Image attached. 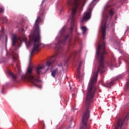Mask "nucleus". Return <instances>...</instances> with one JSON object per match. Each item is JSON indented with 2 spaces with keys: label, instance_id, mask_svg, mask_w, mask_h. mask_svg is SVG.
<instances>
[{
  "label": "nucleus",
  "instance_id": "nucleus-17",
  "mask_svg": "<svg viewBox=\"0 0 129 129\" xmlns=\"http://www.w3.org/2000/svg\"><path fill=\"white\" fill-rule=\"evenodd\" d=\"M114 31H115L114 29H113L112 30V35H113V38H115V40L116 41H117L118 38L116 36V34H115V32Z\"/></svg>",
  "mask_w": 129,
  "mask_h": 129
},
{
  "label": "nucleus",
  "instance_id": "nucleus-11",
  "mask_svg": "<svg viewBox=\"0 0 129 129\" xmlns=\"http://www.w3.org/2000/svg\"><path fill=\"white\" fill-rule=\"evenodd\" d=\"M121 59H122V57H120L119 58V66L115 65V63L111 62V63H108V65L110 67L111 66H115V67H119L120 66V64H121Z\"/></svg>",
  "mask_w": 129,
  "mask_h": 129
},
{
  "label": "nucleus",
  "instance_id": "nucleus-4",
  "mask_svg": "<svg viewBox=\"0 0 129 129\" xmlns=\"http://www.w3.org/2000/svg\"><path fill=\"white\" fill-rule=\"evenodd\" d=\"M33 72V68L28 67L27 70V74H24L22 76V79H28L30 82L37 88H42L41 85L37 84L36 82H41V80L39 79H36L34 76L31 75Z\"/></svg>",
  "mask_w": 129,
  "mask_h": 129
},
{
  "label": "nucleus",
  "instance_id": "nucleus-18",
  "mask_svg": "<svg viewBox=\"0 0 129 129\" xmlns=\"http://www.w3.org/2000/svg\"><path fill=\"white\" fill-rule=\"evenodd\" d=\"M114 14V11H113V9H111L109 11V15L110 16L112 17Z\"/></svg>",
  "mask_w": 129,
  "mask_h": 129
},
{
  "label": "nucleus",
  "instance_id": "nucleus-34",
  "mask_svg": "<svg viewBox=\"0 0 129 129\" xmlns=\"http://www.w3.org/2000/svg\"><path fill=\"white\" fill-rule=\"evenodd\" d=\"M2 37V35H0V37Z\"/></svg>",
  "mask_w": 129,
  "mask_h": 129
},
{
  "label": "nucleus",
  "instance_id": "nucleus-12",
  "mask_svg": "<svg viewBox=\"0 0 129 129\" xmlns=\"http://www.w3.org/2000/svg\"><path fill=\"white\" fill-rule=\"evenodd\" d=\"M8 75L12 77L14 81H16V79H17V75H14V73L11 71L8 72Z\"/></svg>",
  "mask_w": 129,
  "mask_h": 129
},
{
  "label": "nucleus",
  "instance_id": "nucleus-27",
  "mask_svg": "<svg viewBox=\"0 0 129 129\" xmlns=\"http://www.w3.org/2000/svg\"><path fill=\"white\" fill-rule=\"evenodd\" d=\"M95 0H93L92 1V2L90 3V5L89 6H91V5H92V3H94V1H95Z\"/></svg>",
  "mask_w": 129,
  "mask_h": 129
},
{
  "label": "nucleus",
  "instance_id": "nucleus-35",
  "mask_svg": "<svg viewBox=\"0 0 129 129\" xmlns=\"http://www.w3.org/2000/svg\"><path fill=\"white\" fill-rule=\"evenodd\" d=\"M21 44H19V46H20V47L21 46V45H20Z\"/></svg>",
  "mask_w": 129,
  "mask_h": 129
},
{
  "label": "nucleus",
  "instance_id": "nucleus-14",
  "mask_svg": "<svg viewBox=\"0 0 129 129\" xmlns=\"http://www.w3.org/2000/svg\"><path fill=\"white\" fill-rule=\"evenodd\" d=\"M82 64V61H80L79 64V66L77 69V76L79 78L80 77V67Z\"/></svg>",
  "mask_w": 129,
  "mask_h": 129
},
{
  "label": "nucleus",
  "instance_id": "nucleus-29",
  "mask_svg": "<svg viewBox=\"0 0 129 129\" xmlns=\"http://www.w3.org/2000/svg\"><path fill=\"white\" fill-rule=\"evenodd\" d=\"M120 53H121V54H123V52H122L121 51H120Z\"/></svg>",
  "mask_w": 129,
  "mask_h": 129
},
{
  "label": "nucleus",
  "instance_id": "nucleus-20",
  "mask_svg": "<svg viewBox=\"0 0 129 129\" xmlns=\"http://www.w3.org/2000/svg\"><path fill=\"white\" fill-rule=\"evenodd\" d=\"M5 87H6V85H3L2 86V89L1 91V93H2V94H4L5 93Z\"/></svg>",
  "mask_w": 129,
  "mask_h": 129
},
{
  "label": "nucleus",
  "instance_id": "nucleus-25",
  "mask_svg": "<svg viewBox=\"0 0 129 129\" xmlns=\"http://www.w3.org/2000/svg\"><path fill=\"white\" fill-rule=\"evenodd\" d=\"M5 42H6V46H7V42H8V37L7 36H6Z\"/></svg>",
  "mask_w": 129,
  "mask_h": 129
},
{
  "label": "nucleus",
  "instance_id": "nucleus-33",
  "mask_svg": "<svg viewBox=\"0 0 129 129\" xmlns=\"http://www.w3.org/2000/svg\"><path fill=\"white\" fill-rule=\"evenodd\" d=\"M26 29H28V26H26Z\"/></svg>",
  "mask_w": 129,
  "mask_h": 129
},
{
  "label": "nucleus",
  "instance_id": "nucleus-5",
  "mask_svg": "<svg viewBox=\"0 0 129 129\" xmlns=\"http://www.w3.org/2000/svg\"><path fill=\"white\" fill-rule=\"evenodd\" d=\"M92 12V8H88L87 11L84 13L82 19L80 20L81 24H82L84 21H88L91 18V12Z\"/></svg>",
  "mask_w": 129,
  "mask_h": 129
},
{
  "label": "nucleus",
  "instance_id": "nucleus-10",
  "mask_svg": "<svg viewBox=\"0 0 129 129\" xmlns=\"http://www.w3.org/2000/svg\"><path fill=\"white\" fill-rule=\"evenodd\" d=\"M110 6L111 5L109 4H106V6H105L104 10L102 14L103 18H106V19H108V15L106 13V12L107 11V9H108V8H109Z\"/></svg>",
  "mask_w": 129,
  "mask_h": 129
},
{
  "label": "nucleus",
  "instance_id": "nucleus-23",
  "mask_svg": "<svg viewBox=\"0 0 129 129\" xmlns=\"http://www.w3.org/2000/svg\"><path fill=\"white\" fill-rule=\"evenodd\" d=\"M71 56H72V54H70V57L68 58V59L66 60V63H68V61H69V60H70V57H71Z\"/></svg>",
  "mask_w": 129,
  "mask_h": 129
},
{
  "label": "nucleus",
  "instance_id": "nucleus-1",
  "mask_svg": "<svg viewBox=\"0 0 129 129\" xmlns=\"http://www.w3.org/2000/svg\"><path fill=\"white\" fill-rule=\"evenodd\" d=\"M105 38H103L102 44H99L97 47L96 58L99 63L97 71L94 72L93 77L91 78L87 88V93L85 100V109L83 111L82 117V125L80 126V129H90V125L87 123L88 119L90 117V109L91 108V103L93 101V98L96 92V87L94 83L97 81V76L99 71L102 73L104 71V55L107 54L105 50L106 44L104 40Z\"/></svg>",
  "mask_w": 129,
  "mask_h": 129
},
{
  "label": "nucleus",
  "instance_id": "nucleus-19",
  "mask_svg": "<svg viewBox=\"0 0 129 129\" xmlns=\"http://www.w3.org/2000/svg\"><path fill=\"white\" fill-rule=\"evenodd\" d=\"M2 20L5 23H7L8 18L6 17L3 16L2 17Z\"/></svg>",
  "mask_w": 129,
  "mask_h": 129
},
{
  "label": "nucleus",
  "instance_id": "nucleus-21",
  "mask_svg": "<svg viewBox=\"0 0 129 129\" xmlns=\"http://www.w3.org/2000/svg\"><path fill=\"white\" fill-rule=\"evenodd\" d=\"M70 126H72V127H74V126H75V122L73 121L72 123H71Z\"/></svg>",
  "mask_w": 129,
  "mask_h": 129
},
{
  "label": "nucleus",
  "instance_id": "nucleus-36",
  "mask_svg": "<svg viewBox=\"0 0 129 129\" xmlns=\"http://www.w3.org/2000/svg\"><path fill=\"white\" fill-rule=\"evenodd\" d=\"M67 79H68V77H67Z\"/></svg>",
  "mask_w": 129,
  "mask_h": 129
},
{
  "label": "nucleus",
  "instance_id": "nucleus-31",
  "mask_svg": "<svg viewBox=\"0 0 129 129\" xmlns=\"http://www.w3.org/2000/svg\"><path fill=\"white\" fill-rule=\"evenodd\" d=\"M72 120H73V119H71L70 121V122L71 123V121H72Z\"/></svg>",
  "mask_w": 129,
  "mask_h": 129
},
{
  "label": "nucleus",
  "instance_id": "nucleus-8",
  "mask_svg": "<svg viewBox=\"0 0 129 129\" xmlns=\"http://www.w3.org/2000/svg\"><path fill=\"white\" fill-rule=\"evenodd\" d=\"M44 68H45V66H40L37 68L36 70V73L37 74L36 76V79H39L38 78H40V75L41 74V72H42V70L44 69Z\"/></svg>",
  "mask_w": 129,
  "mask_h": 129
},
{
  "label": "nucleus",
  "instance_id": "nucleus-26",
  "mask_svg": "<svg viewBox=\"0 0 129 129\" xmlns=\"http://www.w3.org/2000/svg\"><path fill=\"white\" fill-rule=\"evenodd\" d=\"M129 30V26L127 27V29H126V31L125 32V33H126L127 32V31H128Z\"/></svg>",
  "mask_w": 129,
  "mask_h": 129
},
{
  "label": "nucleus",
  "instance_id": "nucleus-15",
  "mask_svg": "<svg viewBox=\"0 0 129 129\" xmlns=\"http://www.w3.org/2000/svg\"><path fill=\"white\" fill-rule=\"evenodd\" d=\"M58 71H59V69L58 68H56L55 69H54L51 73V76L55 78L56 77V74L58 73Z\"/></svg>",
  "mask_w": 129,
  "mask_h": 129
},
{
  "label": "nucleus",
  "instance_id": "nucleus-28",
  "mask_svg": "<svg viewBox=\"0 0 129 129\" xmlns=\"http://www.w3.org/2000/svg\"><path fill=\"white\" fill-rule=\"evenodd\" d=\"M21 32H24V31H25V29L24 28H21Z\"/></svg>",
  "mask_w": 129,
  "mask_h": 129
},
{
  "label": "nucleus",
  "instance_id": "nucleus-22",
  "mask_svg": "<svg viewBox=\"0 0 129 129\" xmlns=\"http://www.w3.org/2000/svg\"><path fill=\"white\" fill-rule=\"evenodd\" d=\"M12 59H13V63H15V61H17V58H16V57L14 56H12Z\"/></svg>",
  "mask_w": 129,
  "mask_h": 129
},
{
  "label": "nucleus",
  "instance_id": "nucleus-30",
  "mask_svg": "<svg viewBox=\"0 0 129 129\" xmlns=\"http://www.w3.org/2000/svg\"><path fill=\"white\" fill-rule=\"evenodd\" d=\"M74 55H76V52L74 51Z\"/></svg>",
  "mask_w": 129,
  "mask_h": 129
},
{
  "label": "nucleus",
  "instance_id": "nucleus-16",
  "mask_svg": "<svg viewBox=\"0 0 129 129\" xmlns=\"http://www.w3.org/2000/svg\"><path fill=\"white\" fill-rule=\"evenodd\" d=\"M81 30H82L83 34L85 35L86 31H87V28L85 26H82L80 27Z\"/></svg>",
  "mask_w": 129,
  "mask_h": 129
},
{
  "label": "nucleus",
  "instance_id": "nucleus-13",
  "mask_svg": "<svg viewBox=\"0 0 129 129\" xmlns=\"http://www.w3.org/2000/svg\"><path fill=\"white\" fill-rule=\"evenodd\" d=\"M55 62H56V59L54 58H52L50 59V61H47L46 64L47 66H51V65H52V64H54Z\"/></svg>",
  "mask_w": 129,
  "mask_h": 129
},
{
  "label": "nucleus",
  "instance_id": "nucleus-6",
  "mask_svg": "<svg viewBox=\"0 0 129 129\" xmlns=\"http://www.w3.org/2000/svg\"><path fill=\"white\" fill-rule=\"evenodd\" d=\"M129 119V115L127 114L125 117L123 119H120L118 120V124L115 126V129H121L122 126H123V123L125 120H128Z\"/></svg>",
  "mask_w": 129,
  "mask_h": 129
},
{
  "label": "nucleus",
  "instance_id": "nucleus-3",
  "mask_svg": "<svg viewBox=\"0 0 129 129\" xmlns=\"http://www.w3.org/2000/svg\"><path fill=\"white\" fill-rule=\"evenodd\" d=\"M44 2L45 0H43L41 3V9L39 12V16H37V18L34 24V33L32 35V38L30 39L29 41H27V39L25 40V43L27 48H30V47L33 45V42H34L33 48L30 52V57L34 54V52H35V51L37 52L40 51L41 36H40V26H39V23L42 22L43 20L41 19V17L45 15V8L42 7Z\"/></svg>",
  "mask_w": 129,
  "mask_h": 129
},
{
  "label": "nucleus",
  "instance_id": "nucleus-2",
  "mask_svg": "<svg viewBox=\"0 0 129 129\" xmlns=\"http://www.w3.org/2000/svg\"><path fill=\"white\" fill-rule=\"evenodd\" d=\"M80 4H81V0L67 1V5L68 7H73L74 8L72 9V11L69 17V20L71 21V27L68 29L69 32L67 33H66V26H63L59 32L61 34V38H63V39L61 41L59 40L55 44V49H56V50H60L61 48H63V47L65 46V44L67 40L69 41V46L70 47H71L72 45L73 47L75 46V44L71 42V40H72V32H73V29L75 25L74 17L75 16V14L76 13L77 9H78V7L80 6Z\"/></svg>",
  "mask_w": 129,
  "mask_h": 129
},
{
  "label": "nucleus",
  "instance_id": "nucleus-7",
  "mask_svg": "<svg viewBox=\"0 0 129 129\" xmlns=\"http://www.w3.org/2000/svg\"><path fill=\"white\" fill-rule=\"evenodd\" d=\"M119 78H121V75H118L114 80H111L110 82H107L106 83H103L102 85L107 88H110L114 84V82L118 80Z\"/></svg>",
  "mask_w": 129,
  "mask_h": 129
},
{
  "label": "nucleus",
  "instance_id": "nucleus-9",
  "mask_svg": "<svg viewBox=\"0 0 129 129\" xmlns=\"http://www.w3.org/2000/svg\"><path fill=\"white\" fill-rule=\"evenodd\" d=\"M21 40V37H17V35L15 34H12V46H16V43H17V40Z\"/></svg>",
  "mask_w": 129,
  "mask_h": 129
},
{
  "label": "nucleus",
  "instance_id": "nucleus-24",
  "mask_svg": "<svg viewBox=\"0 0 129 129\" xmlns=\"http://www.w3.org/2000/svg\"><path fill=\"white\" fill-rule=\"evenodd\" d=\"M4 9L3 8H0V13H4Z\"/></svg>",
  "mask_w": 129,
  "mask_h": 129
},
{
  "label": "nucleus",
  "instance_id": "nucleus-32",
  "mask_svg": "<svg viewBox=\"0 0 129 129\" xmlns=\"http://www.w3.org/2000/svg\"><path fill=\"white\" fill-rule=\"evenodd\" d=\"M83 93L84 94V90H83Z\"/></svg>",
  "mask_w": 129,
  "mask_h": 129
}]
</instances>
